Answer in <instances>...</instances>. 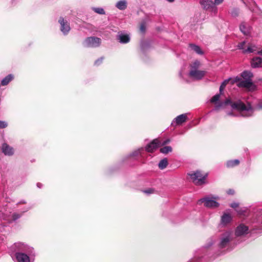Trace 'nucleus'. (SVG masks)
<instances>
[{
	"label": "nucleus",
	"instance_id": "nucleus-32",
	"mask_svg": "<svg viewBox=\"0 0 262 262\" xmlns=\"http://www.w3.org/2000/svg\"><path fill=\"white\" fill-rule=\"evenodd\" d=\"M242 80V78L238 77V76H236L235 77H234V78H231V80L230 81V82H231V83L232 84H233L234 83H237L238 82H239V81H241Z\"/></svg>",
	"mask_w": 262,
	"mask_h": 262
},
{
	"label": "nucleus",
	"instance_id": "nucleus-24",
	"mask_svg": "<svg viewBox=\"0 0 262 262\" xmlns=\"http://www.w3.org/2000/svg\"><path fill=\"white\" fill-rule=\"evenodd\" d=\"M189 47L191 50L193 51L199 55H203L204 53L203 51L201 50V48L199 46L191 43L189 44Z\"/></svg>",
	"mask_w": 262,
	"mask_h": 262
},
{
	"label": "nucleus",
	"instance_id": "nucleus-26",
	"mask_svg": "<svg viewBox=\"0 0 262 262\" xmlns=\"http://www.w3.org/2000/svg\"><path fill=\"white\" fill-rule=\"evenodd\" d=\"M239 164V161L237 159L231 160L227 161L226 166L228 168H233Z\"/></svg>",
	"mask_w": 262,
	"mask_h": 262
},
{
	"label": "nucleus",
	"instance_id": "nucleus-20",
	"mask_svg": "<svg viewBox=\"0 0 262 262\" xmlns=\"http://www.w3.org/2000/svg\"><path fill=\"white\" fill-rule=\"evenodd\" d=\"M262 58L259 57H254L251 61V66L253 68H256L261 67Z\"/></svg>",
	"mask_w": 262,
	"mask_h": 262
},
{
	"label": "nucleus",
	"instance_id": "nucleus-1",
	"mask_svg": "<svg viewBox=\"0 0 262 262\" xmlns=\"http://www.w3.org/2000/svg\"><path fill=\"white\" fill-rule=\"evenodd\" d=\"M220 98V94L215 95L210 100L211 103L215 104L212 111H217L224 106L230 104L232 109L239 111L238 114H235L232 112H227V115L230 116H241L243 117H250L253 116L254 110L251 104L248 102L244 103L241 100L232 102L230 99H227L224 102H218Z\"/></svg>",
	"mask_w": 262,
	"mask_h": 262
},
{
	"label": "nucleus",
	"instance_id": "nucleus-29",
	"mask_svg": "<svg viewBox=\"0 0 262 262\" xmlns=\"http://www.w3.org/2000/svg\"><path fill=\"white\" fill-rule=\"evenodd\" d=\"M230 80H231V78H229L228 79H227L225 80L222 83V84H221L220 87V93H221L222 92V91H223L224 88L226 87L227 84L230 82Z\"/></svg>",
	"mask_w": 262,
	"mask_h": 262
},
{
	"label": "nucleus",
	"instance_id": "nucleus-21",
	"mask_svg": "<svg viewBox=\"0 0 262 262\" xmlns=\"http://www.w3.org/2000/svg\"><path fill=\"white\" fill-rule=\"evenodd\" d=\"M241 31L245 35H248L250 32V27L245 23H242L239 26Z\"/></svg>",
	"mask_w": 262,
	"mask_h": 262
},
{
	"label": "nucleus",
	"instance_id": "nucleus-33",
	"mask_svg": "<svg viewBox=\"0 0 262 262\" xmlns=\"http://www.w3.org/2000/svg\"><path fill=\"white\" fill-rule=\"evenodd\" d=\"M202 260L199 254H196L188 262H201Z\"/></svg>",
	"mask_w": 262,
	"mask_h": 262
},
{
	"label": "nucleus",
	"instance_id": "nucleus-16",
	"mask_svg": "<svg viewBox=\"0 0 262 262\" xmlns=\"http://www.w3.org/2000/svg\"><path fill=\"white\" fill-rule=\"evenodd\" d=\"M236 85L239 88H244L250 89L254 87V84L252 80H242L236 84Z\"/></svg>",
	"mask_w": 262,
	"mask_h": 262
},
{
	"label": "nucleus",
	"instance_id": "nucleus-9",
	"mask_svg": "<svg viewBox=\"0 0 262 262\" xmlns=\"http://www.w3.org/2000/svg\"><path fill=\"white\" fill-rule=\"evenodd\" d=\"M249 233V227L244 224H240L235 229V235L236 237H243Z\"/></svg>",
	"mask_w": 262,
	"mask_h": 262
},
{
	"label": "nucleus",
	"instance_id": "nucleus-31",
	"mask_svg": "<svg viewBox=\"0 0 262 262\" xmlns=\"http://www.w3.org/2000/svg\"><path fill=\"white\" fill-rule=\"evenodd\" d=\"M150 46L149 43L148 42L144 41L141 44V48L143 51H144L147 48Z\"/></svg>",
	"mask_w": 262,
	"mask_h": 262
},
{
	"label": "nucleus",
	"instance_id": "nucleus-6",
	"mask_svg": "<svg viewBox=\"0 0 262 262\" xmlns=\"http://www.w3.org/2000/svg\"><path fill=\"white\" fill-rule=\"evenodd\" d=\"M188 174L192 182L196 185H201L205 183L207 175H203L200 171L196 170L189 173Z\"/></svg>",
	"mask_w": 262,
	"mask_h": 262
},
{
	"label": "nucleus",
	"instance_id": "nucleus-7",
	"mask_svg": "<svg viewBox=\"0 0 262 262\" xmlns=\"http://www.w3.org/2000/svg\"><path fill=\"white\" fill-rule=\"evenodd\" d=\"M101 40L97 37H87L83 42L84 47L86 48H97L100 46Z\"/></svg>",
	"mask_w": 262,
	"mask_h": 262
},
{
	"label": "nucleus",
	"instance_id": "nucleus-13",
	"mask_svg": "<svg viewBox=\"0 0 262 262\" xmlns=\"http://www.w3.org/2000/svg\"><path fill=\"white\" fill-rule=\"evenodd\" d=\"M160 145V141L158 139H154L146 145L145 149L148 152H152L159 147Z\"/></svg>",
	"mask_w": 262,
	"mask_h": 262
},
{
	"label": "nucleus",
	"instance_id": "nucleus-43",
	"mask_svg": "<svg viewBox=\"0 0 262 262\" xmlns=\"http://www.w3.org/2000/svg\"><path fill=\"white\" fill-rule=\"evenodd\" d=\"M236 211L240 214H242L244 212H245V209L243 208H237L236 209Z\"/></svg>",
	"mask_w": 262,
	"mask_h": 262
},
{
	"label": "nucleus",
	"instance_id": "nucleus-39",
	"mask_svg": "<svg viewBox=\"0 0 262 262\" xmlns=\"http://www.w3.org/2000/svg\"><path fill=\"white\" fill-rule=\"evenodd\" d=\"M103 60V57H102L98 58L97 60H96L95 61V63H94L95 65H96V66L100 65L102 62Z\"/></svg>",
	"mask_w": 262,
	"mask_h": 262
},
{
	"label": "nucleus",
	"instance_id": "nucleus-12",
	"mask_svg": "<svg viewBox=\"0 0 262 262\" xmlns=\"http://www.w3.org/2000/svg\"><path fill=\"white\" fill-rule=\"evenodd\" d=\"M187 120V114H183L176 117L172 121L171 125L173 126L180 125Z\"/></svg>",
	"mask_w": 262,
	"mask_h": 262
},
{
	"label": "nucleus",
	"instance_id": "nucleus-50",
	"mask_svg": "<svg viewBox=\"0 0 262 262\" xmlns=\"http://www.w3.org/2000/svg\"><path fill=\"white\" fill-rule=\"evenodd\" d=\"M166 1L168 2L172 3V2H174V0H166Z\"/></svg>",
	"mask_w": 262,
	"mask_h": 262
},
{
	"label": "nucleus",
	"instance_id": "nucleus-48",
	"mask_svg": "<svg viewBox=\"0 0 262 262\" xmlns=\"http://www.w3.org/2000/svg\"><path fill=\"white\" fill-rule=\"evenodd\" d=\"M36 186L38 188H41L42 187V184L40 183H37V184H36Z\"/></svg>",
	"mask_w": 262,
	"mask_h": 262
},
{
	"label": "nucleus",
	"instance_id": "nucleus-30",
	"mask_svg": "<svg viewBox=\"0 0 262 262\" xmlns=\"http://www.w3.org/2000/svg\"><path fill=\"white\" fill-rule=\"evenodd\" d=\"M93 10L98 13V14H105V12L104 11V10L102 8H100V7H97V8H95V7H94L92 8Z\"/></svg>",
	"mask_w": 262,
	"mask_h": 262
},
{
	"label": "nucleus",
	"instance_id": "nucleus-41",
	"mask_svg": "<svg viewBox=\"0 0 262 262\" xmlns=\"http://www.w3.org/2000/svg\"><path fill=\"white\" fill-rule=\"evenodd\" d=\"M246 43V42L245 41L241 42L238 45V48L239 49L244 50V46Z\"/></svg>",
	"mask_w": 262,
	"mask_h": 262
},
{
	"label": "nucleus",
	"instance_id": "nucleus-49",
	"mask_svg": "<svg viewBox=\"0 0 262 262\" xmlns=\"http://www.w3.org/2000/svg\"><path fill=\"white\" fill-rule=\"evenodd\" d=\"M21 203H22V204H25V203H26V202H25V201H20V202H19L18 203V204H21Z\"/></svg>",
	"mask_w": 262,
	"mask_h": 262
},
{
	"label": "nucleus",
	"instance_id": "nucleus-28",
	"mask_svg": "<svg viewBox=\"0 0 262 262\" xmlns=\"http://www.w3.org/2000/svg\"><path fill=\"white\" fill-rule=\"evenodd\" d=\"M172 147L169 146H166L160 148V152L164 154H167L172 151Z\"/></svg>",
	"mask_w": 262,
	"mask_h": 262
},
{
	"label": "nucleus",
	"instance_id": "nucleus-15",
	"mask_svg": "<svg viewBox=\"0 0 262 262\" xmlns=\"http://www.w3.org/2000/svg\"><path fill=\"white\" fill-rule=\"evenodd\" d=\"M232 219L230 214L224 212L221 216L220 224L222 226H226L231 222Z\"/></svg>",
	"mask_w": 262,
	"mask_h": 262
},
{
	"label": "nucleus",
	"instance_id": "nucleus-37",
	"mask_svg": "<svg viewBox=\"0 0 262 262\" xmlns=\"http://www.w3.org/2000/svg\"><path fill=\"white\" fill-rule=\"evenodd\" d=\"M214 244V241L212 238H211L208 241V242L207 244V246H206V248H209Z\"/></svg>",
	"mask_w": 262,
	"mask_h": 262
},
{
	"label": "nucleus",
	"instance_id": "nucleus-51",
	"mask_svg": "<svg viewBox=\"0 0 262 262\" xmlns=\"http://www.w3.org/2000/svg\"><path fill=\"white\" fill-rule=\"evenodd\" d=\"M180 76L181 77H182V73H181V72H180Z\"/></svg>",
	"mask_w": 262,
	"mask_h": 262
},
{
	"label": "nucleus",
	"instance_id": "nucleus-18",
	"mask_svg": "<svg viewBox=\"0 0 262 262\" xmlns=\"http://www.w3.org/2000/svg\"><path fill=\"white\" fill-rule=\"evenodd\" d=\"M14 79V75L13 74H9L0 81V84L2 86H6Z\"/></svg>",
	"mask_w": 262,
	"mask_h": 262
},
{
	"label": "nucleus",
	"instance_id": "nucleus-34",
	"mask_svg": "<svg viewBox=\"0 0 262 262\" xmlns=\"http://www.w3.org/2000/svg\"><path fill=\"white\" fill-rule=\"evenodd\" d=\"M238 13H239V10L237 8H234L231 11V14L233 17H235L236 16H237Z\"/></svg>",
	"mask_w": 262,
	"mask_h": 262
},
{
	"label": "nucleus",
	"instance_id": "nucleus-36",
	"mask_svg": "<svg viewBox=\"0 0 262 262\" xmlns=\"http://www.w3.org/2000/svg\"><path fill=\"white\" fill-rule=\"evenodd\" d=\"M8 126V123L5 121L0 120V128H5Z\"/></svg>",
	"mask_w": 262,
	"mask_h": 262
},
{
	"label": "nucleus",
	"instance_id": "nucleus-2",
	"mask_svg": "<svg viewBox=\"0 0 262 262\" xmlns=\"http://www.w3.org/2000/svg\"><path fill=\"white\" fill-rule=\"evenodd\" d=\"M10 250L14 253L16 262H34L35 250L25 243H15L11 246Z\"/></svg>",
	"mask_w": 262,
	"mask_h": 262
},
{
	"label": "nucleus",
	"instance_id": "nucleus-10",
	"mask_svg": "<svg viewBox=\"0 0 262 262\" xmlns=\"http://www.w3.org/2000/svg\"><path fill=\"white\" fill-rule=\"evenodd\" d=\"M58 23L60 25V30L61 32L64 35H67L71 30L69 23L62 17L59 18Z\"/></svg>",
	"mask_w": 262,
	"mask_h": 262
},
{
	"label": "nucleus",
	"instance_id": "nucleus-25",
	"mask_svg": "<svg viewBox=\"0 0 262 262\" xmlns=\"http://www.w3.org/2000/svg\"><path fill=\"white\" fill-rule=\"evenodd\" d=\"M241 76L243 78L244 80H252L251 78L253 76V74L250 71H244L241 73Z\"/></svg>",
	"mask_w": 262,
	"mask_h": 262
},
{
	"label": "nucleus",
	"instance_id": "nucleus-27",
	"mask_svg": "<svg viewBox=\"0 0 262 262\" xmlns=\"http://www.w3.org/2000/svg\"><path fill=\"white\" fill-rule=\"evenodd\" d=\"M168 165V161L166 158H164L162 159L158 164L159 168L160 169H165Z\"/></svg>",
	"mask_w": 262,
	"mask_h": 262
},
{
	"label": "nucleus",
	"instance_id": "nucleus-47",
	"mask_svg": "<svg viewBox=\"0 0 262 262\" xmlns=\"http://www.w3.org/2000/svg\"><path fill=\"white\" fill-rule=\"evenodd\" d=\"M170 142V139H166V140H165L163 143H162V145H166V144H168L169 142Z\"/></svg>",
	"mask_w": 262,
	"mask_h": 262
},
{
	"label": "nucleus",
	"instance_id": "nucleus-5",
	"mask_svg": "<svg viewBox=\"0 0 262 262\" xmlns=\"http://www.w3.org/2000/svg\"><path fill=\"white\" fill-rule=\"evenodd\" d=\"M218 199V196L212 195L210 196H205L198 200V204L200 205L204 203L205 207L209 208H217L220 204L215 201Z\"/></svg>",
	"mask_w": 262,
	"mask_h": 262
},
{
	"label": "nucleus",
	"instance_id": "nucleus-44",
	"mask_svg": "<svg viewBox=\"0 0 262 262\" xmlns=\"http://www.w3.org/2000/svg\"><path fill=\"white\" fill-rule=\"evenodd\" d=\"M223 2V0H214V2H213V3L214 4V5H219L221 4Z\"/></svg>",
	"mask_w": 262,
	"mask_h": 262
},
{
	"label": "nucleus",
	"instance_id": "nucleus-42",
	"mask_svg": "<svg viewBox=\"0 0 262 262\" xmlns=\"http://www.w3.org/2000/svg\"><path fill=\"white\" fill-rule=\"evenodd\" d=\"M140 29L141 32H142V33L145 32L146 27H145V25L144 23H142L141 24Z\"/></svg>",
	"mask_w": 262,
	"mask_h": 262
},
{
	"label": "nucleus",
	"instance_id": "nucleus-17",
	"mask_svg": "<svg viewBox=\"0 0 262 262\" xmlns=\"http://www.w3.org/2000/svg\"><path fill=\"white\" fill-rule=\"evenodd\" d=\"M200 3L203 9L208 10L212 8L214 4L212 0H200Z\"/></svg>",
	"mask_w": 262,
	"mask_h": 262
},
{
	"label": "nucleus",
	"instance_id": "nucleus-4",
	"mask_svg": "<svg viewBox=\"0 0 262 262\" xmlns=\"http://www.w3.org/2000/svg\"><path fill=\"white\" fill-rule=\"evenodd\" d=\"M201 63L199 60H195L190 65V71L188 73L189 77L196 80L202 79L206 74V71L199 70Z\"/></svg>",
	"mask_w": 262,
	"mask_h": 262
},
{
	"label": "nucleus",
	"instance_id": "nucleus-11",
	"mask_svg": "<svg viewBox=\"0 0 262 262\" xmlns=\"http://www.w3.org/2000/svg\"><path fill=\"white\" fill-rule=\"evenodd\" d=\"M116 39L121 44H126L130 41V36L124 31H120L116 36Z\"/></svg>",
	"mask_w": 262,
	"mask_h": 262
},
{
	"label": "nucleus",
	"instance_id": "nucleus-40",
	"mask_svg": "<svg viewBox=\"0 0 262 262\" xmlns=\"http://www.w3.org/2000/svg\"><path fill=\"white\" fill-rule=\"evenodd\" d=\"M239 203L237 202H233L230 204V206L233 208H236L238 207Z\"/></svg>",
	"mask_w": 262,
	"mask_h": 262
},
{
	"label": "nucleus",
	"instance_id": "nucleus-3",
	"mask_svg": "<svg viewBox=\"0 0 262 262\" xmlns=\"http://www.w3.org/2000/svg\"><path fill=\"white\" fill-rule=\"evenodd\" d=\"M233 239V232L231 230H228L223 232L219 236L216 243L217 248L223 251L228 250L231 247Z\"/></svg>",
	"mask_w": 262,
	"mask_h": 262
},
{
	"label": "nucleus",
	"instance_id": "nucleus-14",
	"mask_svg": "<svg viewBox=\"0 0 262 262\" xmlns=\"http://www.w3.org/2000/svg\"><path fill=\"white\" fill-rule=\"evenodd\" d=\"M2 151L5 156H12L14 154V148L6 143H3L2 145Z\"/></svg>",
	"mask_w": 262,
	"mask_h": 262
},
{
	"label": "nucleus",
	"instance_id": "nucleus-23",
	"mask_svg": "<svg viewBox=\"0 0 262 262\" xmlns=\"http://www.w3.org/2000/svg\"><path fill=\"white\" fill-rule=\"evenodd\" d=\"M127 1L126 0H121L116 4V7L120 10H124L127 8Z\"/></svg>",
	"mask_w": 262,
	"mask_h": 262
},
{
	"label": "nucleus",
	"instance_id": "nucleus-45",
	"mask_svg": "<svg viewBox=\"0 0 262 262\" xmlns=\"http://www.w3.org/2000/svg\"><path fill=\"white\" fill-rule=\"evenodd\" d=\"M256 108L262 110V102H260L257 104Z\"/></svg>",
	"mask_w": 262,
	"mask_h": 262
},
{
	"label": "nucleus",
	"instance_id": "nucleus-22",
	"mask_svg": "<svg viewBox=\"0 0 262 262\" xmlns=\"http://www.w3.org/2000/svg\"><path fill=\"white\" fill-rule=\"evenodd\" d=\"M245 5L251 11H254V7H256V3L253 0H242Z\"/></svg>",
	"mask_w": 262,
	"mask_h": 262
},
{
	"label": "nucleus",
	"instance_id": "nucleus-19",
	"mask_svg": "<svg viewBox=\"0 0 262 262\" xmlns=\"http://www.w3.org/2000/svg\"><path fill=\"white\" fill-rule=\"evenodd\" d=\"M144 149L143 147H140L136 150H134L129 154L127 155L125 157V159H128L129 158H135L139 156H141Z\"/></svg>",
	"mask_w": 262,
	"mask_h": 262
},
{
	"label": "nucleus",
	"instance_id": "nucleus-38",
	"mask_svg": "<svg viewBox=\"0 0 262 262\" xmlns=\"http://www.w3.org/2000/svg\"><path fill=\"white\" fill-rule=\"evenodd\" d=\"M154 191H155V190L153 188H148L147 189H146V190H144L143 192L145 193H146L147 194H149L153 193Z\"/></svg>",
	"mask_w": 262,
	"mask_h": 262
},
{
	"label": "nucleus",
	"instance_id": "nucleus-8",
	"mask_svg": "<svg viewBox=\"0 0 262 262\" xmlns=\"http://www.w3.org/2000/svg\"><path fill=\"white\" fill-rule=\"evenodd\" d=\"M31 209V207H25L23 210L20 212H14L12 213L7 218V220L9 223L15 222L17 220L20 219L24 213L27 212Z\"/></svg>",
	"mask_w": 262,
	"mask_h": 262
},
{
	"label": "nucleus",
	"instance_id": "nucleus-46",
	"mask_svg": "<svg viewBox=\"0 0 262 262\" xmlns=\"http://www.w3.org/2000/svg\"><path fill=\"white\" fill-rule=\"evenodd\" d=\"M227 193L228 194L232 195V194H233L234 193V191L233 189H229L227 191Z\"/></svg>",
	"mask_w": 262,
	"mask_h": 262
},
{
	"label": "nucleus",
	"instance_id": "nucleus-35",
	"mask_svg": "<svg viewBox=\"0 0 262 262\" xmlns=\"http://www.w3.org/2000/svg\"><path fill=\"white\" fill-rule=\"evenodd\" d=\"M255 51L254 49H253V47L251 46H249L248 47L247 49L244 50L243 52L245 53H252Z\"/></svg>",
	"mask_w": 262,
	"mask_h": 262
}]
</instances>
